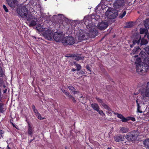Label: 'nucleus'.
<instances>
[{
    "label": "nucleus",
    "instance_id": "obj_1",
    "mask_svg": "<svg viewBox=\"0 0 149 149\" xmlns=\"http://www.w3.org/2000/svg\"><path fill=\"white\" fill-rule=\"evenodd\" d=\"M139 135V133L137 130H134L127 133L125 136H123L121 135H117L114 137V139L116 142H123L127 144V142L126 141L127 140L129 142L133 141L136 140L137 136Z\"/></svg>",
    "mask_w": 149,
    "mask_h": 149
},
{
    "label": "nucleus",
    "instance_id": "obj_2",
    "mask_svg": "<svg viewBox=\"0 0 149 149\" xmlns=\"http://www.w3.org/2000/svg\"><path fill=\"white\" fill-rule=\"evenodd\" d=\"M134 39L133 41V44L130 45V47L132 48L134 45L137 44L136 47H135L133 50V54H136L137 52L140 49L139 45L140 42L141 36L139 34H136L133 35Z\"/></svg>",
    "mask_w": 149,
    "mask_h": 149
},
{
    "label": "nucleus",
    "instance_id": "obj_3",
    "mask_svg": "<svg viewBox=\"0 0 149 149\" xmlns=\"http://www.w3.org/2000/svg\"><path fill=\"white\" fill-rule=\"evenodd\" d=\"M141 63L139 62L136 64V71L139 74H142L147 72L149 67L147 64H145L144 66L143 65H141Z\"/></svg>",
    "mask_w": 149,
    "mask_h": 149
},
{
    "label": "nucleus",
    "instance_id": "obj_4",
    "mask_svg": "<svg viewBox=\"0 0 149 149\" xmlns=\"http://www.w3.org/2000/svg\"><path fill=\"white\" fill-rule=\"evenodd\" d=\"M105 15L110 19H114L118 15V13L116 10L111 8H109L105 13Z\"/></svg>",
    "mask_w": 149,
    "mask_h": 149
},
{
    "label": "nucleus",
    "instance_id": "obj_5",
    "mask_svg": "<svg viewBox=\"0 0 149 149\" xmlns=\"http://www.w3.org/2000/svg\"><path fill=\"white\" fill-rule=\"evenodd\" d=\"M17 13L22 17H26L28 13V10L25 6H22L17 8Z\"/></svg>",
    "mask_w": 149,
    "mask_h": 149
},
{
    "label": "nucleus",
    "instance_id": "obj_6",
    "mask_svg": "<svg viewBox=\"0 0 149 149\" xmlns=\"http://www.w3.org/2000/svg\"><path fill=\"white\" fill-rule=\"evenodd\" d=\"M62 42L63 45H72L74 44V40L73 37L68 36L64 37L63 38Z\"/></svg>",
    "mask_w": 149,
    "mask_h": 149
},
{
    "label": "nucleus",
    "instance_id": "obj_7",
    "mask_svg": "<svg viewBox=\"0 0 149 149\" xmlns=\"http://www.w3.org/2000/svg\"><path fill=\"white\" fill-rule=\"evenodd\" d=\"M43 35L45 38L49 40H52L53 39V32L51 30L48 29L44 31L43 33Z\"/></svg>",
    "mask_w": 149,
    "mask_h": 149
},
{
    "label": "nucleus",
    "instance_id": "obj_8",
    "mask_svg": "<svg viewBox=\"0 0 149 149\" xmlns=\"http://www.w3.org/2000/svg\"><path fill=\"white\" fill-rule=\"evenodd\" d=\"M53 38L54 41L59 42L61 41L62 42V40L63 38V36L60 33L55 32L54 33L53 35Z\"/></svg>",
    "mask_w": 149,
    "mask_h": 149
},
{
    "label": "nucleus",
    "instance_id": "obj_9",
    "mask_svg": "<svg viewBox=\"0 0 149 149\" xmlns=\"http://www.w3.org/2000/svg\"><path fill=\"white\" fill-rule=\"evenodd\" d=\"M124 3L123 0H116L113 3V7L116 8H120L123 6Z\"/></svg>",
    "mask_w": 149,
    "mask_h": 149
},
{
    "label": "nucleus",
    "instance_id": "obj_10",
    "mask_svg": "<svg viewBox=\"0 0 149 149\" xmlns=\"http://www.w3.org/2000/svg\"><path fill=\"white\" fill-rule=\"evenodd\" d=\"M142 95L143 97H149V82L147 83L145 90L142 92Z\"/></svg>",
    "mask_w": 149,
    "mask_h": 149
},
{
    "label": "nucleus",
    "instance_id": "obj_11",
    "mask_svg": "<svg viewBox=\"0 0 149 149\" xmlns=\"http://www.w3.org/2000/svg\"><path fill=\"white\" fill-rule=\"evenodd\" d=\"M61 91L63 93H64V94L66 95L67 97H68L69 99H71L72 101L74 103H76L77 102L76 100L74 97L70 94L69 92H68L66 91H65V90L64 89H62Z\"/></svg>",
    "mask_w": 149,
    "mask_h": 149
},
{
    "label": "nucleus",
    "instance_id": "obj_12",
    "mask_svg": "<svg viewBox=\"0 0 149 149\" xmlns=\"http://www.w3.org/2000/svg\"><path fill=\"white\" fill-rule=\"evenodd\" d=\"M108 26V23L107 22H101L98 26V28L101 30H104L106 29Z\"/></svg>",
    "mask_w": 149,
    "mask_h": 149
},
{
    "label": "nucleus",
    "instance_id": "obj_13",
    "mask_svg": "<svg viewBox=\"0 0 149 149\" xmlns=\"http://www.w3.org/2000/svg\"><path fill=\"white\" fill-rule=\"evenodd\" d=\"M27 123L28 124V133L29 136H32V134L33 132V128L29 122L26 120Z\"/></svg>",
    "mask_w": 149,
    "mask_h": 149
},
{
    "label": "nucleus",
    "instance_id": "obj_14",
    "mask_svg": "<svg viewBox=\"0 0 149 149\" xmlns=\"http://www.w3.org/2000/svg\"><path fill=\"white\" fill-rule=\"evenodd\" d=\"M112 112L113 113L114 115H117V117L118 118L122 119L121 120L122 122H123L124 123H126L127 121L126 118L124 117L122 115L119 114L118 113H115L114 111H113Z\"/></svg>",
    "mask_w": 149,
    "mask_h": 149
},
{
    "label": "nucleus",
    "instance_id": "obj_15",
    "mask_svg": "<svg viewBox=\"0 0 149 149\" xmlns=\"http://www.w3.org/2000/svg\"><path fill=\"white\" fill-rule=\"evenodd\" d=\"M9 6L11 7H14L16 3L17 0H6Z\"/></svg>",
    "mask_w": 149,
    "mask_h": 149
},
{
    "label": "nucleus",
    "instance_id": "obj_16",
    "mask_svg": "<svg viewBox=\"0 0 149 149\" xmlns=\"http://www.w3.org/2000/svg\"><path fill=\"white\" fill-rule=\"evenodd\" d=\"M37 19L36 17H34L33 19H32L29 23V26H33L36 25Z\"/></svg>",
    "mask_w": 149,
    "mask_h": 149
},
{
    "label": "nucleus",
    "instance_id": "obj_17",
    "mask_svg": "<svg viewBox=\"0 0 149 149\" xmlns=\"http://www.w3.org/2000/svg\"><path fill=\"white\" fill-rule=\"evenodd\" d=\"M139 55L142 58H144V61H146V58L147 57L146 56L147 55L145 52L141 51L139 54Z\"/></svg>",
    "mask_w": 149,
    "mask_h": 149
},
{
    "label": "nucleus",
    "instance_id": "obj_18",
    "mask_svg": "<svg viewBox=\"0 0 149 149\" xmlns=\"http://www.w3.org/2000/svg\"><path fill=\"white\" fill-rule=\"evenodd\" d=\"M136 104L137 105V112L140 113H142V111L141 110V107L138 102V99L136 100Z\"/></svg>",
    "mask_w": 149,
    "mask_h": 149
},
{
    "label": "nucleus",
    "instance_id": "obj_19",
    "mask_svg": "<svg viewBox=\"0 0 149 149\" xmlns=\"http://www.w3.org/2000/svg\"><path fill=\"white\" fill-rule=\"evenodd\" d=\"M92 107L94 109V110L97 111H99L100 107L99 105L97 104L94 103L92 104L91 105Z\"/></svg>",
    "mask_w": 149,
    "mask_h": 149
},
{
    "label": "nucleus",
    "instance_id": "obj_20",
    "mask_svg": "<svg viewBox=\"0 0 149 149\" xmlns=\"http://www.w3.org/2000/svg\"><path fill=\"white\" fill-rule=\"evenodd\" d=\"M4 104L3 102H0V113H3L5 111Z\"/></svg>",
    "mask_w": 149,
    "mask_h": 149
},
{
    "label": "nucleus",
    "instance_id": "obj_21",
    "mask_svg": "<svg viewBox=\"0 0 149 149\" xmlns=\"http://www.w3.org/2000/svg\"><path fill=\"white\" fill-rule=\"evenodd\" d=\"M143 144L146 148H149V139L145 140L143 141Z\"/></svg>",
    "mask_w": 149,
    "mask_h": 149
},
{
    "label": "nucleus",
    "instance_id": "obj_22",
    "mask_svg": "<svg viewBox=\"0 0 149 149\" xmlns=\"http://www.w3.org/2000/svg\"><path fill=\"white\" fill-rule=\"evenodd\" d=\"M120 131L122 133H125L128 132L129 129L127 127H123L120 128Z\"/></svg>",
    "mask_w": 149,
    "mask_h": 149
},
{
    "label": "nucleus",
    "instance_id": "obj_23",
    "mask_svg": "<svg viewBox=\"0 0 149 149\" xmlns=\"http://www.w3.org/2000/svg\"><path fill=\"white\" fill-rule=\"evenodd\" d=\"M144 25L146 28L149 29V19L145 20L144 22Z\"/></svg>",
    "mask_w": 149,
    "mask_h": 149
},
{
    "label": "nucleus",
    "instance_id": "obj_24",
    "mask_svg": "<svg viewBox=\"0 0 149 149\" xmlns=\"http://www.w3.org/2000/svg\"><path fill=\"white\" fill-rule=\"evenodd\" d=\"M140 42V45H145L148 43V41L147 40L144 38H142Z\"/></svg>",
    "mask_w": 149,
    "mask_h": 149
},
{
    "label": "nucleus",
    "instance_id": "obj_25",
    "mask_svg": "<svg viewBox=\"0 0 149 149\" xmlns=\"http://www.w3.org/2000/svg\"><path fill=\"white\" fill-rule=\"evenodd\" d=\"M148 30L145 28H141L140 29V33L141 34H142L145 33V35H147Z\"/></svg>",
    "mask_w": 149,
    "mask_h": 149
},
{
    "label": "nucleus",
    "instance_id": "obj_26",
    "mask_svg": "<svg viewBox=\"0 0 149 149\" xmlns=\"http://www.w3.org/2000/svg\"><path fill=\"white\" fill-rule=\"evenodd\" d=\"M68 89L71 91L73 92L74 94H76L77 93V91H75V89L74 87L72 86H69L68 87Z\"/></svg>",
    "mask_w": 149,
    "mask_h": 149
},
{
    "label": "nucleus",
    "instance_id": "obj_27",
    "mask_svg": "<svg viewBox=\"0 0 149 149\" xmlns=\"http://www.w3.org/2000/svg\"><path fill=\"white\" fill-rule=\"evenodd\" d=\"M133 26V23L132 22H130L126 25L125 27L126 28H132Z\"/></svg>",
    "mask_w": 149,
    "mask_h": 149
},
{
    "label": "nucleus",
    "instance_id": "obj_28",
    "mask_svg": "<svg viewBox=\"0 0 149 149\" xmlns=\"http://www.w3.org/2000/svg\"><path fill=\"white\" fill-rule=\"evenodd\" d=\"M74 59L77 61L83 60L84 58L79 56L78 54H76V55Z\"/></svg>",
    "mask_w": 149,
    "mask_h": 149
},
{
    "label": "nucleus",
    "instance_id": "obj_29",
    "mask_svg": "<svg viewBox=\"0 0 149 149\" xmlns=\"http://www.w3.org/2000/svg\"><path fill=\"white\" fill-rule=\"evenodd\" d=\"M36 116L40 120L45 119V117H42L41 115L40 114V113L39 112H38V113L36 115Z\"/></svg>",
    "mask_w": 149,
    "mask_h": 149
},
{
    "label": "nucleus",
    "instance_id": "obj_30",
    "mask_svg": "<svg viewBox=\"0 0 149 149\" xmlns=\"http://www.w3.org/2000/svg\"><path fill=\"white\" fill-rule=\"evenodd\" d=\"M126 14V11L123 10L122 12L119 15V17L120 18H123Z\"/></svg>",
    "mask_w": 149,
    "mask_h": 149
},
{
    "label": "nucleus",
    "instance_id": "obj_31",
    "mask_svg": "<svg viewBox=\"0 0 149 149\" xmlns=\"http://www.w3.org/2000/svg\"><path fill=\"white\" fill-rule=\"evenodd\" d=\"M33 16L31 15H29L27 18V21L29 23H30L31 21V20L33 19Z\"/></svg>",
    "mask_w": 149,
    "mask_h": 149
},
{
    "label": "nucleus",
    "instance_id": "obj_32",
    "mask_svg": "<svg viewBox=\"0 0 149 149\" xmlns=\"http://www.w3.org/2000/svg\"><path fill=\"white\" fill-rule=\"evenodd\" d=\"M102 106L104 107V108L107 109V110H108L109 111H111V108H110L108 106L107 104H105V103H102Z\"/></svg>",
    "mask_w": 149,
    "mask_h": 149
},
{
    "label": "nucleus",
    "instance_id": "obj_33",
    "mask_svg": "<svg viewBox=\"0 0 149 149\" xmlns=\"http://www.w3.org/2000/svg\"><path fill=\"white\" fill-rule=\"evenodd\" d=\"M32 108L33 111L34 113L35 114V115L37 114L38 113V111L37 110V109L36 108L34 104L32 105Z\"/></svg>",
    "mask_w": 149,
    "mask_h": 149
},
{
    "label": "nucleus",
    "instance_id": "obj_34",
    "mask_svg": "<svg viewBox=\"0 0 149 149\" xmlns=\"http://www.w3.org/2000/svg\"><path fill=\"white\" fill-rule=\"evenodd\" d=\"M126 120H127V122L128 120H131L133 121H135V119L134 118L131 117H128L126 118Z\"/></svg>",
    "mask_w": 149,
    "mask_h": 149
},
{
    "label": "nucleus",
    "instance_id": "obj_35",
    "mask_svg": "<svg viewBox=\"0 0 149 149\" xmlns=\"http://www.w3.org/2000/svg\"><path fill=\"white\" fill-rule=\"evenodd\" d=\"M75 65L77 67L76 70L78 71H79L81 68V66L79 64L76 63L75 64Z\"/></svg>",
    "mask_w": 149,
    "mask_h": 149
},
{
    "label": "nucleus",
    "instance_id": "obj_36",
    "mask_svg": "<svg viewBox=\"0 0 149 149\" xmlns=\"http://www.w3.org/2000/svg\"><path fill=\"white\" fill-rule=\"evenodd\" d=\"M4 75L2 68L0 67V77H2Z\"/></svg>",
    "mask_w": 149,
    "mask_h": 149
},
{
    "label": "nucleus",
    "instance_id": "obj_37",
    "mask_svg": "<svg viewBox=\"0 0 149 149\" xmlns=\"http://www.w3.org/2000/svg\"><path fill=\"white\" fill-rule=\"evenodd\" d=\"M95 98L96 100H97V101L98 102H100V103H101L102 104V103H103V101L102 100V99H100L98 97H95Z\"/></svg>",
    "mask_w": 149,
    "mask_h": 149
},
{
    "label": "nucleus",
    "instance_id": "obj_38",
    "mask_svg": "<svg viewBox=\"0 0 149 149\" xmlns=\"http://www.w3.org/2000/svg\"><path fill=\"white\" fill-rule=\"evenodd\" d=\"M36 29L38 31L40 32L41 30V27L40 25L39 24L37 26Z\"/></svg>",
    "mask_w": 149,
    "mask_h": 149
},
{
    "label": "nucleus",
    "instance_id": "obj_39",
    "mask_svg": "<svg viewBox=\"0 0 149 149\" xmlns=\"http://www.w3.org/2000/svg\"><path fill=\"white\" fill-rule=\"evenodd\" d=\"M3 7L6 12L7 13L8 12V9L5 5H3Z\"/></svg>",
    "mask_w": 149,
    "mask_h": 149
},
{
    "label": "nucleus",
    "instance_id": "obj_40",
    "mask_svg": "<svg viewBox=\"0 0 149 149\" xmlns=\"http://www.w3.org/2000/svg\"><path fill=\"white\" fill-rule=\"evenodd\" d=\"M85 35L84 34H83L81 35V36H79V39L81 38V40H83L85 39L86 38Z\"/></svg>",
    "mask_w": 149,
    "mask_h": 149
},
{
    "label": "nucleus",
    "instance_id": "obj_41",
    "mask_svg": "<svg viewBox=\"0 0 149 149\" xmlns=\"http://www.w3.org/2000/svg\"><path fill=\"white\" fill-rule=\"evenodd\" d=\"M98 111L99 113L102 116H104L105 115V114L104 113L102 110H100V109H99V111Z\"/></svg>",
    "mask_w": 149,
    "mask_h": 149
},
{
    "label": "nucleus",
    "instance_id": "obj_42",
    "mask_svg": "<svg viewBox=\"0 0 149 149\" xmlns=\"http://www.w3.org/2000/svg\"><path fill=\"white\" fill-rule=\"evenodd\" d=\"M145 51L146 52V53L149 54V46L146 47L145 48Z\"/></svg>",
    "mask_w": 149,
    "mask_h": 149
},
{
    "label": "nucleus",
    "instance_id": "obj_43",
    "mask_svg": "<svg viewBox=\"0 0 149 149\" xmlns=\"http://www.w3.org/2000/svg\"><path fill=\"white\" fill-rule=\"evenodd\" d=\"M86 68L87 70H89V71L90 72V73H89V74H91V70L89 66L88 65L86 66Z\"/></svg>",
    "mask_w": 149,
    "mask_h": 149
},
{
    "label": "nucleus",
    "instance_id": "obj_44",
    "mask_svg": "<svg viewBox=\"0 0 149 149\" xmlns=\"http://www.w3.org/2000/svg\"><path fill=\"white\" fill-rule=\"evenodd\" d=\"M3 79L0 78V86H1L3 85Z\"/></svg>",
    "mask_w": 149,
    "mask_h": 149
},
{
    "label": "nucleus",
    "instance_id": "obj_45",
    "mask_svg": "<svg viewBox=\"0 0 149 149\" xmlns=\"http://www.w3.org/2000/svg\"><path fill=\"white\" fill-rule=\"evenodd\" d=\"M79 74H80L81 75H84V74H85V73L84 72V71H83L82 70H80L79 72Z\"/></svg>",
    "mask_w": 149,
    "mask_h": 149
},
{
    "label": "nucleus",
    "instance_id": "obj_46",
    "mask_svg": "<svg viewBox=\"0 0 149 149\" xmlns=\"http://www.w3.org/2000/svg\"><path fill=\"white\" fill-rule=\"evenodd\" d=\"M110 111H111L108 110V111H107L106 113H107L109 115L111 116L112 114V113H111V112Z\"/></svg>",
    "mask_w": 149,
    "mask_h": 149
},
{
    "label": "nucleus",
    "instance_id": "obj_47",
    "mask_svg": "<svg viewBox=\"0 0 149 149\" xmlns=\"http://www.w3.org/2000/svg\"><path fill=\"white\" fill-rule=\"evenodd\" d=\"M3 133V132L2 130H0V137H2V134Z\"/></svg>",
    "mask_w": 149,
    "mask_h": 149
},
{
    "label": "nucleus",
    "instance_id": "obj_48",
    "mask_svg": "<svg viewBox=\"0 0 149 149\" xmlns=\"http://www.w3.org/2000/svg\"><path fill=\"white\" fill-rule=\"evenodd\" d=\"M145 62H147V63L149 65V56H148L146 58V61H145Z\"/></svg>",
    "mask_w": 149,
    "mask_h": 149
},
{
    "label": "nucleus",
    "instance_id": "obj_49",
    "mask_svg": "<svg viewBox=\"0 0 149 149\" xmlns=\"http://www.w3.org/2000/svg\"><path fill=\"white\" fill-rule=\"evenodd\" d=\"M12 125L13 126L15 127V128L17 129H18V127H17L16 125H15L14 123H12Z\"/></svg>",
    "mask_w": 149,
    "mask_h": 149
},
{
    "label": "nucleus",
    "instance_id": "obj_50",
    "mask_svg": "<svg viewBox=\"0 0 149 149\" xmlns=\"http://www.w3.org/2000/svg\"><path fill=\"white\" fill-rule=\"evenodd\" d=\"M71 55L72 57H73V58H75L76 55H77V54H72Z\"/></svg>",
    "mask_w": 149,
    "mask_h": 149
},
{
    "label": "nucleus",
    "instance_id": "obj_51",
    "mask_svg": "<svg viewBox=\"0 0 149 149\" xmlns=\"http://www.w3.org/2000/svg\"><path fill=\"white\" fill-rule=\"evenodd\" d=\"M66 57H72L71 54H68L66 55Z\"/></svg>",
    "mask_w": 149,
    "mask_h": 149
},
{
    "label": "nucleus",
    "instance_id": "obj_52",
    "mask_svg": "<svg viewBox=\"0 0 149 149\" xmlns=\"http://www.w3.org/2000/svg\"><path fill=\"white\" fill-rule=\"evenodd\" d=\"M35 139V137H34L33 139H31V140H30L29 141V143H31V142H32V141H33V140H34Z\"/></svg>",
    "mask_w": 149,
    "mask_h": 149
},
{
    "label": "nucleus",
    "instance_id": "obj_53",
    "mask_svg": "<svg viewBox=\"0 0 149 149\" xmlns=\"http://www.w3.org/2000/svg\"><path fill=\"white\" fill-rule=\"evenodd\" d=\"M7 91V89H5V90H4L3 91V93H6Z\"/></svg>",
    "mask_w": 149,
    "mask_h": 149
},
{
    "label": "nucleus",
    "instance_id": "obj_54",
    "mask_svg": "<svg viewBox=\"0 0 149 149\" xmlns=\"http://www.w3.org/2000/svg\"><path fill=\"white\" fill-rule=\"evenodd\" d=\"M87 21H86V22H85V24L86 25V26H90V25H89V24H88V23H87ZM89 27H90V26H89Z\"/></svg>",
    "mask_w": 149,
    "mask_h": 149
},
{
    "label": "nucleus",
    "instance_id": "obj_55",
    "mask_svg": "<svg viewBox=\"0 0 149 149\" xmlns=\"http://www.w3.org/2000/svg\"><path fill=\"white\" fill-rule=\"evenodd\" d=\"M71 70L72 71H74L76 70L74 68H72Z\"/></svg>",
    "mask_w": 149,
    "mask_h": 149
},
{
    "label": "nucleus",
    "instance_id": "obj_56",
    "mask_svg": "<svg viewBox=\"0 0 149 149\" xmlns=\"http://www.w3.org/2000/svg\"><path fill=\"white\" fill-rule=\"evenodd\" d=\"M6 149H11V148L8 145Z\"/></svg>",
    "mask_w": 149,
    "mask_h": 149
},
{
    "label": "nucleus",
    "instance_id": "obj_57",
    "mask_svg": "<svg viewBox=\"0 0 149 149\" xmlns=\"http://www.w3.org/2000/svg\"><path fill=\"white\" fill-rule=\"evenodd\" d=\"M147 37L149 40V33H148V35L147 36Z\"/></svg>",
    "mask_w": 149,
    "mask_h": 149
},
{
    "label": "nucleus",
    "instance_id": "obj_58",
    "mask_svg": "<svg viewBox=\"0 0 149 149\" xmlns=\"http://www.w3.org/2000/svg\"><path fill=\"white\" fill-rule=\"evenodd\" d=\"M3 87L4 88H5L6 87V85H4L3 86Z\"/></svg>",
    "mask_w": 149,
    "mask_h": 149
},
{
    "label": "nucleus",
    "instance_id": "obj_59",
    "mask_svg": "<svg viewBox=\"0 0 149 149\" xmlns=\"http://www.w3.org/2000/svg\"><path fill=\"white\" fill-rule=\"evenodd\" d=\"M65 149H68L67 147L66 146L65 147Z\"/></svg>",
    "mask_w": 149,
    "mask_h": 149
},
{
    "label": "nucleus",
    "instance_id": "obj_60",
    "mask_svg": "<svg viewBox=\"0 0 149 149\" xmlns=\"http://www.w3.org/2000/svg\"><path fill=\"white\" fill-rule=\"evenodd\" d=\"M97 35V34H96V35L93 37V38H94V37H95Z\"/></svg>",
    "mask_w": 149,
    "mask_h": 149
},
{
    "label": "nucleus",
    "instance_id": "obj_61",
    "mask_svg": "<svg viewBox=\"0 0 149 149\" xmlns=\"http://www.w3.org/2000/svg\"><path fill=\"white\" fill-rule=\"evenodd\" d=\"M107 149H111L110 148H108Z\"/></svg>",
    "mask_w": 149,
    "mask_h": 149
},
{
    "label": "nucleus",
    "instance_id": "obj_62",
    "mask_svg": "<svg viewBox=\"0 0 149 149\" xmlns=\"http://www.w3.org/2000/svg\"><path fill=\"white\" fill-rule=\"evenodd\" d=\"M0 93H1V91H0Z\"/></svg>",
    "mask_w": 149,
    "mask_h": 149
}]
</instances>
